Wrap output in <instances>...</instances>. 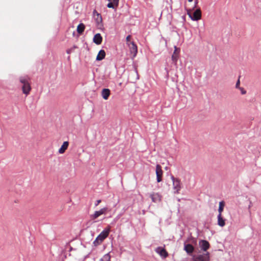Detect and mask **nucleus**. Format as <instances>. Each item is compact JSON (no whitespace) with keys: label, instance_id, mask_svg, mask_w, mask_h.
<instances>
[{"label":"nucleus","instance_id":"nucleus-1","mask_svg":"<svg viewBox=\"0 0 261 261\" xmlns=\"http://www.w3.org/2000/svg\"><path fill=\"white\" fill-rule=\"evenodd\" d=\"M29 81L30 78L28 76H22L19 77V82L22 84V92L26 95L29 94L31 90V87Z\"/></svg>","mask_w":261,"mask_h":261},{"label":"nucleus","instance_id":"nucleus-2","mask_svg":"<svg viewBox=\"0 0 261 261\" xmlns=\"http://www.w3.org/2000/svg\"><path fill=\"white\" fill-rule=\"evenodd\" d=\"M171 178L173 182V188L174 191V193H179V192L181 188V183L179 179L175 178L173 176H172Z\"/></svg>","mask_w":261,"mask_h":261},{"label":"nucleus","instance_id":"nucleus-3","mask_svg":"<svg viewBox=\"0 0 261 261\" xmlns=\"http://www.w3.org/2000/svg\"><path fill=\"white\" fill-rule=\"evenodd\" d=\"M188 14L192 20L197 21L201 17V11L199 9L196 10L193 12H188Z\"/></svg>","mask_w":261,"mask_h":261},{"label":"nucleus","instance_id":"nucleus-4","mask_svg":"<svg viewBox=\"0 0 261 261\" xmlns=\"http://www.w3.org/2000/svg\"><path fill=\"white\" fill-rule=\"evenodd\" d=\"M110 231V228H105L97 237V240H99L100 241L102 242V241L108 236L109 232Z\"/></svg>","mask_w":261,"mask_h":261},{"label":"nucleus","instance_id":"nucleus-5","mask_svg":"<svg viewBox=\"0 0 261 261\" xmlns=\"http://www.w3.org/2000/svg\"><path fill=\"white\" fill-rule=\"evenodd\" d=\"M163 171L162 169V167L158 164L156 166L155 173L156 175L157 182H160L162 180V175Z\"/></svg>","mask_w":261,"mask_h":261},{"label":"nucleus","instance_id":"nucleus-6","mask_svg":"<svg viewBox=\"0 0 261 261\" xmlns=\"http://www.w3.org/2000/svg\"><path fill=\"white\" fill-rule=\"evenodd\" d=\"M107 210H108L107 207H103V208L100 209L99 211H95L93 215H91L90 216V218L92 220L96 219L100 216L106 214Z\"/></svg>","mask_w":261,"mask_h":261},{"label":"nucleus","instance_id":"nucleus-7","mask_svg":"<svg viewBox=\"0 0 261 261\" xmlns=\"http://www.w3.org/2000/svg\"><path fill=\"white\" fill-rule=\"evenodd\" d=\"M210 253L206 252L203 254H200L194 259V261H209Z\"/></svg>","mask_w":261,"mask_h":261},{"label":"nucleus","instance_id":"nucleus-8","mask_svg":"<svg viewBox=\"0 0 261 261\" xmlns=\"http://www.w3.org/2000/svg\"><path fill=\"white\" fill-rule=\"evenodd\" d=\"M129 48L130 54L133 55V57L134 58L136 56L138 53V48L137 45L134 42L127 46Z\"/></svg>","mask_w":261,"mask_h":261},{"label":"nucleus","instance_id":"nucleus-9","mask_svg":"<svg viewBox=\"0 0 261 261\" xmlns=\"http://www.w3.org/2000/svg\"><path fill=\"white\" fill-rule=\"evenodd\" d=\"M155 252L158 253L162 257L165 258L168 256V253L166 250L161 247H157L155 250Z\"/></svg>","mask_w":261,"mask_h":261},{"label":"nucleus","instance_id":"nucleus-10","mask_svg":"<svg viewBox=\"0 0 261 261\" xmlns=\"http://www.w3.org/2000/svg\"><path fill=\"white\" fill-rule=\"evenodd\" d=\"M199 245L201 249L204 251H206L210 247V244L206 240H200Z\"/></svg>","mask_w":261,"mask_h":261},{"label":"nucleus","instance_id":"nucleus-11","mask_svg":"<svg viewBox=\"0 0 261 261\" xmlns=\"http://www.w3.org/2000/svg\"><path fill=\"white\" fill-rule=\"evenodd\" d=\"M150 197L153 202L158 203L161 200V196L158 193H153L151 194L150 195Z\"/></svg>","mask_w":261,"mask_h":261},{"label":"nucleus","instance_id":"nucleus-12","mask_svg":"<svg viewBox=\"0 0 261 261\" xmlns=\"http://www.w3.org/2000/svg\"><path fill=\"white\" fill-rule=\"evenodd\" d=\"M93 41L97 45L100 44L102 41V38L101 35L99 33L95 34L93 37Z\"/></svg>","mask_w":261,"mask_h":261},{"label":"nucleus","instance_id":"nucleus-13","mask_svg":"<svg viewBox=\"0 0 261 261\" xmlns=\"http://www.w3.org/2000/svg\"><path fill=\"white\" fill-rule=\"evenodd\" d=\"M194 247L191 244H185L184 250L186 251V252L188 254H190L192 253L194 251Z\"/></svg>","mask_w":261,"mask_h":261},{"label":"nucleus","instance_id":"nucleus-14","mask_svg":"<svg viewBox=\"0 0 261 261\" xmlns=\"http://www.w3.org/2000/svg\"><path fill=\"white\" fill-rule=\"evenodd\" d=\"M110 93L111 92L110 89H103L101 91V96L104 99L107 100L110 95Z\"/></svg>","mask_w":261,"mask_h":261},{"label":"nucleus","instance_id":"nucleus-15","mask_svg":"<svg viewBox=\"0 0 261 261\" xmlns=\"http://www.w3.org/2000/svg\"><path fill=\"white\" fill-rule=\"evenodd\" d=\"M69 145V143L68 141H65L63 142L62 145L59 149V153L60 154H62L65 152V150L67 149L68 146Z\"/></svg>","mask_w":261,"mask_h":261},{"label":"nucleus","instance_id":"nucleus-16","mask_svg":"<svg viewBox=\"0 0 261 261\" xmlns=\"http://www.w3.org/2000/svg\"><path fill=\"white\" fill-rule=\"evenodd\" d=\"M218 225L221 227H223L225 225V220L222 217V214L218 215Z\"/></svg>","mask_w":261,"mask_h":261},{"label":"nucleus","instance_id":"nucleus-17","mask_svg":"<svg viewBox=\"0 0 261 261\" xmlns=\"http://www.w3.org/2000/svg\"><path fill=\"white\" fill-rule=\"evenodd\" d=\"M105 56H106V53H105V50L103 49H101L99 51V53L96 57V59L97 61H101L105 58Z\"/></svg>","mask_w":261,"mask_h":261},{"label":"nucleus","instance_id":"nucleus-18","mask_svg":"<svg viewBox=\"0 0 261 261\" xmlns=\"http://www.w3.org/2000/svg\"><path fill=\"white\" fill-rule=\"evenodd\" d=\"M119 1V0H113V2H109L108 4L107 7L109 8H115V6L116 7L118 6Z\"/></svg>","mask_w":261,"mask_h":261},{"label":"nucleus","instance_id":"nucleus-19","mask_svg":"<svg viewBox=\"0 0 261 261\" xmlns=\"http://www.w3.org/2000/svg\"><path fill=\"white\" fill-rule=\"evenodd\" d=\"M85 30V25L83 23H80L77 27V32L79 34H82Z\"/></svg>","mask_w":261,"mask_h":261},{"label":"nucleus","instance_id":"nucleus-20","mask_svg":"<svg viewBox=\"0 0 261 261\" xmlns=\"http://www.w3.org/2000/svg\"><path fill=\"white\" fill-rule=\"evenodd\" d=\"M224 202L222 201H220L219 202V208H218V212H219V214H222V212H223V209H224Z\"/></svg>","mask_w":261,"mask_h":261},{"label":"nucleus","instance_id":"nucleus-21","mask_svg":"<svg viewBox=\"0 0 261 261\" xmlns=\"http://www.w3.org/2000/svg\"><path fill=\"white\" fill-rule=\"evenodd\" d=\"M111 259V256L110 253H107L104 255L100 259V261H110Z\"/></svg>","mask_w":261,"mask_h":261},{"label":"nucleus","instance_id":"nucleus-22","mask_svg":"<svg viewBox=\"0 0 261 261\" xmlns=\"http://www.w3.org/2000/svg\"><path fill=\"white\" fill-rule=\"evenodd\" d=\"M178 55L179 54H178V53H177V54H173L172 56V60L175 64H176V62L177 61L178 58Z\"/></svg>","mask_w":261,"mask_h":261},{"label":"nucleus","instance_id":"nucleus-23","mask_svg":"<svg viewBox=\"0 0 261 261\" xmlns=\"http://www.w3.org/2000/svg\"><path fill=\"white\" fill-rule=\"evenodd\" d=\"M131 36L128 35L126 38V45L128 46V44L132 43L134 41H130Z\"/></svg>","mask_w":261,"mask_h":261},{"label":"nucleus","instance_id":"nucleus-24","mask_svg":"<svg viewBox=\"0 0 261 261\" xmlns=\"http://www.w3.org/2000/svg\"><path fill=\"white\" fill-rule=\"evenodd\" d=\"M77 47L76 46H73L72 47L70 48H69L67 50H66V53L68 54H71V53H72L74 49L76 48Z\"/></svg>","mask_w":261,"mask_h":261},{"label":"nucleus","instance_id":"nucleus-25","mask_svg":"<svg viewBox=\"0 0 261 261\" xmlns=\"http://www.w3.org/2000/svg\"><path fill=\"white\" fill-rule=\"evenodd\" d=\"M100 241L99 240H97V238H96V239L93 242V244L95 246H97L100 245L102 242H99Z\"/></svg>","mask_w":261,"mask_h":261},{"label":"nucleus","instance_id":"nucleus-26","mask_svg":"<svg viewBox=\"0 0 261 261\" xmlns=\"http://www.w3.org/2000/svg\"><path fill=\"white\" fill-rule=\"evenodd\" d=\"M179 52H180V49L179 48L177 47L176 46H175L173 54H177V53H178V54H179Z\"/></svg>","mask_w":261,"mask_h":261},{"label":"nucleus","instance_id":"nucleus-27","mask_svg":"<svg viewBox=\"0 0 261 261\" xmlns=\"http://www.w3.org/2000/svg\"><path fill=\"white\" fill-rule=\"evenodd\" d=\"M241 91V92L242 94H245L246 93V91L242 87H239V89Z\"/></svg>","mask_w":261,"mask_h":261},{"label":"nucleus","instance_id":"nucleus-28","mask_svg":"<svg viewBox=\"0 0 261 261\" xmlns=\"http://www.w3.org/2000/svg\"><path fill=\"white\" fill-rule=\"evenodd\" d=\"M240 80H238L236 84V88L237 89H239V87H240Z\"/></svg>","mask_w":261,"mask_h":261},{"label":"nucleus","instance_id":"nucleus-29","mask_svg":"<svg viewBox=\"0 0 261 261\" xmlns=\"http://www.w3.org/2000/svg\"><path fill=\"white\" fill-rule=\"evenodd\" d=\"M101 200H97L95 203V205L96 206H97L101 202Z\"/></svg>","mask_w":261,"mask_h":261},{"label":"nucleus","instance_id":"nucleus-30","mask_svg":"<svg viewBox=\"0 0 261 261\" xmlns=\"http://www.w3.org/2000/svg\"><path fill=\"white\" fill-rule=\"evenodd\" d=\"M251 205H252V202L251 201H250V204L248 207L249 209L251 207Z\"/></svg>","mask_w":261,"mask_h":261},{"label":"nucleus","instance_id":"nucleus-31","mask_svg":"<svg viewBox=\"0 0 261 261\" xmlns=\"http://www.w3.org/2000/svg\"><path fill=\"white\" fill-rule=\"evenodd\" d=\"M197 3V0H196L194 2V6H195L196 4Z\"/></svg>","mask_w":261,"mask_h":261},{"label":"nucleus","instance_id":"nucleus-32","mask_svg":"<svg viewBox=\"0 0 261 261\" xmlns=\"http://www.w3.org/2000/svg\"><path fill=\"white\" fill-rule=\"evenodd\" d=\"M189 2H192L193 1V0H188Z\"/></svg>","mask_w":261,"mask_h":261},{"label":"nucleus","instance_id":"nucleus-33","mask_svg":"<svg viewBox=\"0 0 261 261\" xmlns=\"http://www.w3.org/2000/svg\"><path fill=\"white\" fill-rule=\"evenodd\" d=\"M109 2H113V0H108Z\"/></svg>","mask_w":261,"mask_h":261}]
</instances>
